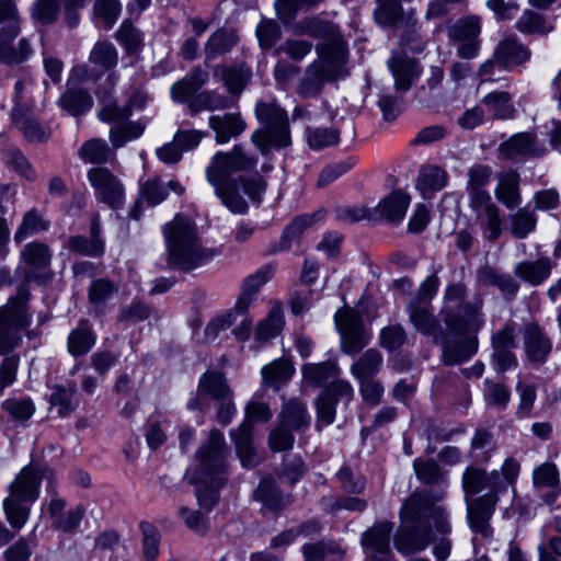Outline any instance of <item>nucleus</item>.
Here are the masks:
<instances>
[{
  "label": "nucleus",
  "mask_w": 561,
  "mask_h": 561,
  "mask_svg": "<svg viewBox=\"0 0 561 561\" xmlns=\"http://www.w3.org/2000/svg\"><path fill=\"white\" fill-rule=\"evenodd\" d=\"M524 350L529 363L542 365L551 353L552 343L537 324L530 323L524 331Z\"/></svg>",
  "instance_id": "22"
},
{
  "label": "nucleus",
  "mask_w": 561,
  "mask_h": 561,
  "mask_svg": "<svg viewBox=\"0 0 561 561\" xmlns=\"http://www.w3.org/2000/svg\"><path fill=\"white\" fill-rule=\"evenodd\" d=\"M515 273L524 280L538 285L550 275L551 263L549 259L522 262L516 266Z\"/></svg>",
  "instance_id": "47"
},
{
  "label": "nucleus",
  "mask_w": 561,
  "mask_h": 561,
  "mask_svg": "<svg viewBox=\"0 0 561 561\" xmlns=\"http://www.w3.org/2000/svg\"><path fill=\"white\" fill-rule=\"evenodd\" d=\"M511 231L514 237L523 239L535 230L537 218L534 211L522 208L511 216Z\"/></svg>",
  "instance_id": "58"
},
{
  "label": "nucleus",
  "mask_w": 561,
  "mask_h": 561,
  "mask_svg": "<svg viewBox=\"0 0 561 561\" xmlns=\"http://www.w3.org/2000/svg\"><path fill=\"white\" fill-rule=\"evenodd\" d=\"M76 392L77 386L75 382L57 385L53 388L50 403L54 408H57L58 415H67L76 409L77 402L73 399Z\"/></svg>",
  "instance_id": "49"
},
{
  "label": "nucleus",
  "mask_w": 561,
  "mask_h": 561,
  "mask_svg": "<svg viewBox=\"0 0 561 561\" xmlns=\"http://www.w3.org/2000/svg\"><path fill=\"white\" fill-rule=\"evenodd\" d=\"M413 468L417 479L424 484H434L445 478V473L434 460L415 459Z\"/></svg>",
  "instance_id": "60"
},
{
  "label": "nucleus",
  "mask_w": 561,
  "mask_h": 561,
  "mask_svg": "<svg viewBox=\"0 0 561 561\" xmlns=\"http://www.w3.org/2000/svg\"><path fill=\"white\" fill-rule=\"evenodd\" d=\"M145 127L139 122L123 121L110 129V140L114 148H121L126 142L139 138Z\"/></svg>",
  "instance_id": "50"
},
{
  "label": "nucleus",
  "mask_w": 561,
  "mask_h": 561,
  "mask_svg": "<svg viewBox=\"0 0 561 561\" xmlns=\"http://www.w3.org/2000/svg\"><path fill=\"white\" fill-rule=\"evenodd\" d=\"M512 96L508 92H492L484 96L483 103L496 118H512L515 110L511 103Z\"/></svg>",
  "instance_id": "52"
},
{
  "label": "nucleus",
  "mask_w": 561,
  "mask_h": 561,
  "mask_svg": "<svg viewBox=\"0 0 561 561\" xmlns=\"http://www.w3.org/2000/svg\"><path fill=\"white\" fill-rule=\"evenodd\" d=\"M516 27L526 34H548L553 30L551 23H548L541 14L534 11H525L518 19Z\"/></svg>",
  "instance_id": "56"
},
{
  "label": "nucleus",
  "mask_w": 561,
  "mask_h": 561,
  "mask_svg": "<svg viewBox=\"0 0 561 561\" xmlns=\"http://www.w3.org/2000/svg\"><path fill=\"white\" fill-rule=\"evenodd\" d=\"M87 178L94 188L99 202L112 209H118L123 206L125 201L124 185L107 168H91L88 170Z\"/></svg>",
  "instance_id": "12"
},
{
  "label": "nucleus",
  "mask_w": 561,
  "mask_h": 561,
  "mask_svg": "<svg viewBox=\"0 0 561 561\" xmlns=\"http://www.w3.org/2000/svg\"><path fill=\"white\" fill-rule=\"evenodd\" d=\"M26 301V290L20 289L15 298L0 308V355L9 353L19 345L20 331L28 325Z\"/></svg>",
  "instance_id": "9"
},
{
  "label": "nucleus",
  "mask_w": 561,
  "mask_h": 561,
  "mask_svg": "<svg viewBox=\"0 0 561 561\" xmlns=\"http://www.w3.org/2000/svg\"><path fill=\"white\" fill-rule=\"evenodd\" d=\"M255 115L262 127L252 134V141L263 154L272 148L282 149L291 144L287 113L274 100L259 102Z\"/></svg>",
  "instance_id": "7"
},
{
  "label": "nucleus",
  "mask_w": 561,
  "mask_h": 561,
  "mask_svg": "<svg viewBox=\"0 0 561 561\" xmlns=\"http://www.w3.org/2000/svg\"><path fill=\"white\" fill-rule=\"evenodd\" d=\"M94 18L106 30L112 28L121 13L118 0H95L93 7Z\"/></svg>",
  "instance_id": "57"
},
{
  "label": "nucleus",
  "mask_w": 561,
  "mask_h": 561,
  "mask_svg": "<svg viewBox=\"0 0 561 561\" xmlns=\"http://www.w3.org/2000/svg\"><path fill=\"white\" fill-rule=\"evenodd\" d=\"M484 387V398L488 404L501 409L507 405L511 399V392L504 383L485 379Z\"/></svg>",
  "instance_id": "63"
},
{
  "label": "nucleus",
  "mask_w": 561,
  "mask_h": 561,
  "mask_svg": "<svg viewBox=\"0 0 561 561\" xmlns=\"http://www.w3.org/2000/svg\"><path fill=\"white\" fill-rule=\"evenodd\" d=\"M94 343L95 335L88 321L82 320L78 328L72 330L68 336V351L72 356H82L92 348Z\"/></svg>",
  "instance_id": "42"
},
{
  "label": "nucleus",
  "mask_w": 561,
  "mask_h": 561,
  "mask_svg": "<svg viewBox=\"0 0 561 561\" xmlns=\"http://www.w3.org/2000/svg\"><path fill=\"white\" fill-rule=\"evenodd\" d=\"M238 43V35L233 30L219 28L214 32L205 44L206 59L210 60L232 49Z\"/></svg>",
  "instance_id": "36"
},
{
  "label": "nucleus",
  "mask_w": 561,
  "mask_h": 561,
  "mask_svg": "<svg viewBox=\"0 0 561 561\" xmlns=\"http://www.w3.org/2000/svg\"><path fill=\"white\" fill-rule=\"evenodd\" d=\"M209 126L216 134L218 144H226L231 138L239 136L247 127L239 113H226L209 117Z\"/></svg>",
  "instance_id": "30"
},
{
  "label": "nucleus",
  "mask_w": 561,
  "mask_h": 561,
  "mask_svg": "<svg viewBox=\"0 0 561 561\" xmlns=\"http://www.w3.org/2000/svg\"><path fill=\"white\" fill-rule=\"evenodd\" d=\"M530 50L515 37L504 38L494 50L495 61L505 68L523 65L530 59Z\"/></svg>",
  "instance_id": "29"
},
{
  "label": "nucleus",
  "mask_w": 561,
  "mask_h": 561,
  "mask_svg": "<svg viewBox=\"0 0 561 561\" xmlns=\"http://www.w3.org/2000/svg\"><path fill=\"white\" fill-rule=\"evenodd\" d=\"M443 492H413L400 510L401 524L394 535V547L403 554H412L433 545L437 561L448 559L451 551L449 514L440 502Z\"/></svg>",
  "instance_id": "1"
},
{
  "label": "nucleus",
  "mask_w": 561,
  "mask_h": 561,
  "mask_svg": "<svg viewBox=\"0 0 561 561\" xmlns=\"http://www.w3.org/2000/svg\"><path fill=\"white\" fill-rule=\"evenodd\" d=\"M54 484V471L46 467L30 463L23 467L8 485L9 495L3 500V510L12 528L21 529L28 519L30 504L39 495L42 481Z\"/></svg>",
  "instance_id": "4"
},
{
  "label": "nucleus",
  "mask_w": 561,
  "mask_h": 561,
  "mask_svg": "<svg viewBox=\"0 0 561 561\" xmlns=\"http://www.w3.org/2000/svg\"><path fill=\"white\" fill-rule=\"evenodd\" d=\"M313 48V44L306 39L288 38L284 41L274 51L276 56L285 55L294 62H300Z\"/></svg>",
  "instance_id": "54"
},
{
  "label": "nucleus",
  "mask_w": 561,
  "mask_h": 561,
  "mask_svg": "<svg viewBox=\"0 0 561 561\" xmlns=\"http://www.w3.org/2000/svg\"><path fill=\"white\" fill-rule=\"evenodd\" d=\"M448 181L447 172L438 165H425L420 170L416 187L423 197H431L443 190Z\"/></svg>",
  "instance_id": "31"
},
{
  "label": "nucleus",
  "mask_w": 561,
  "mask_h": 561,
  "mask_svg": "<svg viewBox=\"0 0 561 561\" xmlns=\"http://www.w3.org/2000/svg\"><path fill=\"white\" fill-rule=\"evenodd\" d=\"M49 228V221L36 208H32L23 216L22 222L14 234V241L20 243L28 236L46 231Z\"/></svg>",
  "instance_id": "46"
},
{
  "label": "nucleus",
  "mask_w": 561,
  "mask_h": 561,
  "mask_svg": "<svg viewBox=\"0 0 561 561\" xmlns=\"http://www.w3.org/2000/svg\"><path fill=\"white\" fill-rule=\"evenodd\" d=\"M499 496L485 493L476 500H467V518L472 531L485 538L491 537L490 519L494 513Z\"/></svg>",
  "instance_id": "14"
},
{
  "label": "nucleus",
  "mask_w": 561,
  "mask_h": 561,
  "mask_svg": "<svg viewBox=\"0 0 561 561\" xmlns=\"http://www.w3.org/2000/svg\"><path fill=\"white\" fill-rule=\"evenodd\" d=\"M60 0H36L32 7V18L42 24H53L57 21Z\"/></svg>",
  "instance_id": "59"
},
{
  "label": "nucleus",
  "mask_w": 561,
  "mask_h": 561,
  "mask_svg": "<svg viewBox=\"0 0 561 561\" xmlns=\"http://www.w3.org/2000/svg\"><path fill=\"white\" fill-rule=\"evenodd\" d=\"M167 242L169 265L192 271L211 257V253L205 250L196 232V226L186 217L175 218L163 227Z\"/></svg>",
  "instance_id": "5"
},
{
  "label": "nucleus",
  "mask_w": 561,
  "mask_h": 561,
  "mask_svg": "<svg viewBox=\"0 0 561 561\" xmlns=\"http://www.w3.org/2000/svg\"><path fill=\"white\" fill-rule=\"evenodd\" d=\"M229 106L230 101L226 96L214 91H204L188 102V112L195 116L202 111L224 110Z\"/></svg>",
  "instance_id": "44"
},
{
  "label": "nucleus",
  "mask_w": 561,
  "mask_h": 561,
  "mask_svg": "<svg viewBox=\"0 0 561 561\" xmlns=\"http://www.w3.org/2000/svg\"><path fill=\"white\" fill-rule=\"evenodd\" d=\"M252 433L253 427L249 422H242L237 430L230 432L237 455L245 468H254L261 462V458L256 455L252 444Z\"/></svg>",
  "instance_id": "26"
},
{
  "label": "nucleus",
  "mask_w": 561,
  "mask_h": 561,
  "mask_svg": "<svg viewBox=\"0 0 561 561\" xmlns=\"http://www.w3.org/2000/svg\"><path fill=\"white\" fill-rule=\"evenodd\" d=\"M203 394L209 396L217 401L232 396L224 374L215 370L206 371L201 377L197 394L187 402V408L191 410L203 409Z\"/></svg>",
  "instance_id": "20"
},
{
  "label": "nucleus",
  "mask_w": 561,
  "mask_h": 561,
  "mask_svg": "<svg viewBox=\"0 0 561 561\" xmlns=\"http://www.w3.org/2000/svg\"><path fill=\"white\" fill-rule=\"evenodd\" d=\"M383 358L376 348L364 352L352 365L351 374L357 380L373 379L381 369Z\"/></svg>",
  "instance_id": "32"
},
{
  "label": "nucleus",
  "mask_w": 561,
  "mask_h": 561,
  "mask_svg": "<svg viewBox=\"0 0 561 561\" xmlns=\"http://www.w3.org/2000/svg\"><path fill=\"white\" fill-rule=\"evenodd\" d=\"M208 81V72L196 67L186 77L171 87V98L178 103H187Z\"/></svg>",
  "instance_id": "27"
},
{
  "label": "nucleus",
  "mask_w": 561,
  "mask_h": 561,
  "mask_svg": "<svg viewBox=\"0 0 561 561\" xmlns=\"http://www.w3.org/2000/svg\"><path fill=\"white\" fill-rule=\"evenodd\" d=\"M255 495L264 507L273 512H280L291 503L290 496L284 495L271 479H264L260 482Z\"/></svg>",
  "instance_id": "34"
},
{
  "label": "nucleus",
  "mask_w": 561,
  "mask_h": 561,
  "mask_svg": "<svg viewBox=\"0 0 561 561\" xmlns=\"http://www.w3.org/2000/svg\"><path fill=\"white\" fill-rule=\"evenodd\" d=\"M280 424L297 432L309 427L310 416L306 404L298 399H290L286 402L280 413Z\"/></svg>",
  "instance_id": "35"
},
{
  "label": "nucleus",
  "mask_w": 561,
  "mask_h": 561,
  "mask_svg": "<svg viewBox=\"0 0 561 561\" xmlns=\"http://www.w3.org/2000/svg\"><path fill=\"white\" fill-rule=\"evenodd\" d=\"M306 134L309 147L314 150L334 146L340 141V130L336 128H307Z\"/></svg>",
  "instance_id": "55"
},
{
  "label": "nucleus",
  "mask_w": 561,
  "mask_h": 561,
  "mask_svg": "<svg viewBox=\"0 0 561 561\" xmlns=\"http://www.w3.org/2000/svg\"><path fill=\"white\" fill-rule=\"evenodd\" d=\"M334 320L341 335V351L344 354L354 356L368 345L370 334L357 311L351 308L341 309L335 313Z\"/></svg>",
  "instance_id": "10"
},
{
  "label": "nucleus",
  "mask_w": 561,
  "mask_h": 561,
  "mask_svg": "<svg viewBox=\"0 0 561 561\" xmlns=\"http://www.w3.org/2000/svg\"><path fill=\"white\" fill-rule=\"evenodd\" d=\"M256 165V160L243 153L236 146L229 152H217L206 168V179L214 187L215 194L221 203L234 214H244L248 203L238 192L237 181L232 175L239 171L251 170Z\"/></svg>",
  "instance_id": "3"
},
{
  "label": "nucleus",
  "mask_w": 561,
  "mask_h": 561,
  "mask_svg": "<svg viewBox=\"0 0 561 561\" xmlns=\"http://www.w3.org/2000/svg\"><path fill=\"white\" fill-rule=\"evenodd\" d=\"M317 59L306 67L304 77L300 78L296 92L304 99L317 98L325 82L346 76L347 59L343 58L341 48H337L334 58H331L325 46H316Z\"/></svg>",
  "instance_id": "8"
},
{
  "label": "nucleus",
  "mask_w": 561,
  "mask_h": 561,
  "mask_svg": "<svg viewBox=\"0 0 561 561\" xmlns=\"http://www.w3.org/2000/svg\"><path fill=\"white\" fill-rule=\"evenodd\" d=\"M252 73L244 66L225 67L216 66L214 68V77L224 81L229 93L239 95L248 84Z\"/></svg>",
  "instance_id": "33"
},
{
  "label": "nucleus",
  "mask_w": 561,
  "mask_h": 561,
  "mask_svg": "<svg viewBox=\"0 0 561 561\" xmlns=\"http://www.w3.org/2000/svg\"><path fill=\"white\" fill-rule=\"evenodd\" d=\"M322 218L321 211L297 216L283 231L280 249L287 250L304 231Z\"/></svg>",
  "instance_id": "43"
},
{
  "label": "nucleus",
  "mask_w": 561,
  "mask_h": 561,
  "mask_svg": "<svg viewBox=\"0 0 561 561\" xmlns=\"http://www.w3.org/2000/svg\"><path fill=\"white\" fill-rule=\"evenodd\" d=\"M20 31V25L16 24L0 28V61L3 64L19 65L32 55V47L27 38H21L16 46L13 44Z\"/></svg>",
  "instance_id": "15"
},
{
  "label": "nucleus",
  "mask_w": 561,
  "mask_h": 561,
  "mask_svg": "<svg viewBox=\"0 0 561 561\" xmlns=\"http://www.w3.org/2000/svg\"><path fill=\"white\" fill-rule=\"evenodd\" d=\"M387 65L393 76L397 91H408L422 73L419 61L402 51L392 53Z\"/></svg>",
  "instance_id": "18"
},
{
  "label": "nucleus",
  "mask_w": 561,
  "mask_h": 561,
  "mask_svg": "<svg viewBox=\"0 0 561 561\" xmlns=\"http://www.w3.org/2000/svg\"><path fill=\"white\" fill-rule=\"evenodd\" d=\"M467 286L460 282L451 283L445 289L442 316L453 332H477L484 324L483 298L477 294L472 300L467 301Z\"/></svg>",
  "instance_id": "6"
},
{
  "label": "nucleus",
  "mask_w": 561,
  "mask_h": 561,
  "mask_svg": "<svg viewBox=\"0 0 561 561\" xmlns=\"http://www.w3.org/2000/svg\"><path fill=\"white\" fill-rule=\"evenodd\" d=\"M492 176V169L484 164H476L468 170L467 190L469 194V202L478 198L491 197L488 191L483 187L490 182Z\"/></svg>",
  "instance_id": "40"
},
{
  "label": "nucleus",
  "mask_w": 561,
  "mask_h": 561,
  "mask_svg": "<svg viewBox=\"0 0 561 561\" xmlns=\"http://www.w3.org/2000/svg\"><path fill=\"white\" fill-rule=\"evenodd\" d=\"M294 371L295 368L290 360L286 358L275 359L262 368L263 383L268 387L278 388L291 378Z\"/></svg>",
  "instance_id": "37"
},
{
  "label": "nucleus",
  "mask_w": 561,
  "mask_h": 561,
  "mask_svg": "<svg viewBox=\"0 0 561 561\" xmlns=\"http://www.w3.org/2000/svg\"><path fill=\"white\" fill-rule=\"evenodd\" d=\"M411 197L400 191H392L385 196L374 208L376 219H382L390 224H399L403 220L409 208Z\"/></svg>",
  "instance_id": "23"
},
{
  "label": "nucleus",
  "mask_w": 561,
  "mask_h": 561,
  "mask_svg": "<svg viewBox=\"0 0 561 561\" xmlns=\"http://www.w3.org/2000/svg\"><path fill=\"white\" fill-rule=\"evenodd\" d=\"M11 118L27 141L42 142L46 141L50 136L49 128L43 126L34 116L33 107H28L26 111L11 112Z\"/></svg>",
  "instance_id": "28"
},
{
  "label": "nucleus",
  "mask_w": 561,
  "mask_h": 561,
  "mask_svg": "<svg viewBox=\"0 0 561 561\" xmlns=\"http://www.w3.org/2000/svg\"><path fill=\"white\" fill-rule=\"evenodd\" d=\"M497 184L494 190L496 199L506 208L514 209L522 202L519 174L515 170H505L496 174Z\"/></svg>",
  "instance_id": "24"
},
{
  "label": "nucleus",
  "mask_w": 561,
  "mask_h": 561,
  "mask_svg": "<svg viewBox=\"0 0 561 561\" xmlns=\"http://www.w3.org/2000/svg\"><path fill=\"white\" fill-rule=\"evenodd\" d=\"M480 31V20L477 16H467L458 20L448 28V37L455 42L477 39Z\"/></svg>",
  "instance_id": "53"
},
{
  "label": "nucleus",
  "mask_w": 561,
  "mask_h": 561,
  "mask_svg": "<svg viewBox=\"0 0 561 561\" xmlns=\"http://www.w3.org/2000/svg\"><path fill=\"white\" fill-rule=\"evenodd\" d=\"M393 523L383 520L375 523L363 533L360 542L367 556V561H391L390 535Z\"/></svg>",
  "instance_id": "13"
},
{
  "label": "nucleus",
  "mask_w": 561,
  "mask_h": 561,
  "mask_svg": "<svg viewBox=\"0 0 561 561\" xmlns=\"http://www.w3.org/2000/svg\"><path fill=\"white\" fill-rule=\"evenodd\" d=\"M470 209L476 215V221L480 226L482 233L489 241H495L502 233V219L499 207L492 202L491 197L478 198L469 202Z\"/></svg>",
  "instance_id": "16"
},
{
  "label": "nucleus",
  "mask_w": 561,
  "mask_h": 561,
  "mask_svg": "<svg viewBox=\"0 0 561 561\" xmlns=\"http://www.w3.org/2000/svg\"><path fill=\"white\" fill-rule=\"evenodd\" d=\"M500 153L510 160L542 157L546 149L540 146L531 133H518L502 142Z\"/></svg>",
  "instance_id": "19"
},
{
  "label": "nucleus",
  "mask_w": 561,
  "mask_h": 561,
  "mask_svg": "<svg viewBox=\"0 0 561 561\" xmlns=\"http://www.w3.org/2000/svg\"><path fill=\"white\" fill-rule=\"evenodd\" d=\"M228 454L224 434L219 430H211L208 440L197 451V467L186 473L188 482L198 485L195 492L197 502L206 512L211 511L217 504V490L226 481Z\"/></svg>",
  "instance_id": "2"
},
{
  "label": "nucleus",
  "mask_w": 561,
  "mask_h": 561,
  "mask_svg": "<svg viewBox=\"0 0 561 561\" xmlns=\"http://www.w3.org/2000/svg\"><path fill=\"white\" fill-rule=\"evenodd\" d=\"M297 35H308L313 38L323 39L317 46H325L327 53L334 58L337 48H341L343 58L347 59L346 42L342 37L339 27L329 20L318 16L306 18L294 26Z\"/></svg>",
  "instance_id": "11"
},
{
  "label": "nucleus",
  "mask_w": 561,
  "mask_h": 561,
  "mask_svg": "<svg viewBox=\"0 0 561 561\" xmlns=\"http://www.w3.org/2000/svg\"><path fill=\"white\" fill-rule=\"evenodd\" d=\"M112 154L107 142L100 138H92L83 142L78 150L79 158L84 163L102 164L108 161Z\"/></svg>",
  "instance_id": "48"
},
{
  "label": "nucleus",
  "mask_w": 561,
  "mask_h": 561,
  "mask_svg": "<svg viewBox=\"0 0 561 561\" xmlns=\"http://www.w3.org/2000/svg\"><path fill=\"white\" fill-rule=\"evenodd\" d=\"M117 60V50L110 42L95 43L89 56V61L103 70H110L115 67Z\"/></svg>",
  "instance_id": "51"
},
{
  "label": "nucleus",
  "mask_w": 561,
  "mask_h": 561,
  "mask_svg": "<svg viewBox=\"0 0 561 561\" xmlns=\"http://www.w3.org/2000/svg\"><path fill=\"white\" fill-rule=\"evenodd\" d=\"M256 296L241 287V294L236 302L234 309L213 319L205 328V335L208 342L215 341L221 331L231 328L238 314H248L247 311L256 300Z\"/></svg>",
  "instance_id": "21"
},
{
  "label": "nucleus",
  "mask_w": 561,
  "mask_h": 561,
  "mask_svg": "<svg viewBox=\"0 0 561 561\" xmlns=\"http://www.w3.org/2000/svg\"><path fill=\"white\" fill-rule=\"evenodd\" d=\"M256 36L263 49L272 48L282 36V30L274 20H263L256 26Z\"/></svg>",
  "instance_id": "64"
},
{
  "label": "nucleus",
  "mask_w": 561,
  "mask_h": 561,
  "mask_svg": "<svg viewBox=\"0 0 561 561\" xmlns=\"http://www.w3.org/2000/svg\"><path fill=\"white\" fill-rule=\"evenodd\" d=\"M478 350V339L476 336L463 339L459 342L447 343L443 350L445 364L455 365L468 360Z\"/></svg>",
  "instance_id": "41"
},
{
  "label": "nucleus",
  "mask_w": 561,
  "mask_h": 561,
  "mask_svg": "<svg viewBox=\"0 0 561 561\" xmlns=\"http://www.w3.org/2000/svg\"><path fill=\"white\" fill-rule=\"evenodd\" d=\"M22 256L27 264L38 268L48 266L50 262L49 249L41 242L26 244L22 251Z\"/></svg>",
  "instance_id": "62"
},
{
  "label": "nucleus",
  "mask_w": 561,
  "mask_h": 561,
  "mask_svg": "<svg viewBox=\"0 0 561 561\" xmlns=\"http://www.w3.org/2000/svg\"><path fill=\"white\" fill-rule=\"evenodd\" d=\"M410 321L421 333L433 336L435 341L440 335V324L433 314L430 305L421 301H411L407 308Z\"/></svg>",
  "instance_id": "25"
},
{
  "label": "nucleus",
  "mask_w": 561,
  "mask_h": 561,
  "mask_svg": "<svg viewBox=\"0 0 561 561\" xmlns=\"http://www.w3.org/2000/svg\"><path fill=\"white\" fill-rule=\"evenodd\" d=\"M284 325L283 309L279 305H275L267 317L261 320L254 332V339L257 343H265L268 340L277 336Z\"/></svg>",
  "instance_id": "38"
},
{
  "label": "nucleus",
  "mask_w": 561,
  "mask_h": 561,
  "mask_svg": "<svg viewBox=\"0 0 561 561\" xmlns=\"http://www.w3.org/2000/svg\"><path fill=\"white\" fill-rule=\"evenodd\" d=\"M117 289V285L113 282L103 278L95 279L89 288V300L95 307L103 306L113 297Z\"/></svg>",
  "instance_id": "61"
},
{
  "label": "nucleus",
  "mask_w": 561,
  "mask_h": 561,
  "mask_svg": "<svg viewBox=\"0 0 561 561\" xmlns=\"http://www.w3.org/2000/svg\"><path fill=\"white\" fill-rule=\"evenodd\" d=\"M59 104L69 114L79 116L91 108L93 100L83 89H68L61 95Z\"/></svg>",
  "instance_id": "45"
},
{
  "label": "nucleus",
  "mask_w": 561,
  "mask_h": 561,
  "mask_svg": "<svg viewBox=\"0 0 561 561\" xmlns=\"http://www.w3.org/2000/svg\"><path fill=\"white\" fill-rule=\"evenodd\" d=\"M461 482L466 501L484 489H489L488 493H495L497 496L503 492V483L497 470L486 473L482 469L469 467L465 470Z\"/></svg>",
  "instance_id": "17"
},
{
  "label": "nucleus",
  "mask_w": 561,
  "mask_h": 561,
  "mask_svg": "<svg viewBox=\"0 0 561 561\" xmlns=\"http://www.w3.org/2000/svg\"><path fill=\"white\" fill-rule=\"evenodd\" d=\"M306 382L312 386H321L330 379L336 378L341 369L335 362L328 360L319 364L308 363L301 367Z\"/></svg>",
  "instance_id": "39"
}]
</instances>
